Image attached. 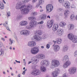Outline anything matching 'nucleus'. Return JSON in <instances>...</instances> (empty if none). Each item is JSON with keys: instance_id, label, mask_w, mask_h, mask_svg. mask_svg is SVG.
Here are the masks:
<instances>
[{"instance_id": "nucleus-63", "label": "nucleus", "mask_w": 77, "mask_h": 77, "mask_svg": "<svg viewBox=\"0 0 77 77\" xmlns=\"http://www.w3.org/2000/svg\"><path fill=\"white\" fill-rule=\"evenodd\" d=\"M18 77H20V74H19L17 75Z\"/></svg>"}, {"instance_id": "nucleus-54", "label": "nucleus", "mask_w": 77, "mask_h": 77, "mask_svg": "<svg viewBox=\"0 0 77 77\" xmlns=\"http://www.w3.org/2000/svg\"><path fill=\"white\" fill-rule=\"evenodd\" d=\"M32 68L33 69H35V68H36V67L35 66H32Z\"/></svg>"}, {"instance_id": "nucleus-22", "label": "nucleus", "mask_w": 77, "mask_h": 77, "mask_svg": "<svg viewBox=\"0 0 77 77\" xmlns=\"http://www.w3.org/2000/svg\"><path fill=\"white\" fill-rule=\"evenodd\" d=\"M60 50V46L59 45H56L54 47V50L55 52L58 51Z\"/></svg>"}, {"instance_id": "nucleus-38", "label": "nucleus", "mask_w": 77, "mask_h": 77, "mask_svg": "<svg viewBox=\"0 0 77 77\" xmlns=\"http://www.w3.org/2000/svg\"><path fill=\"white\" fill-rule=\"evenodd\" d=\"M22 18V16H21V15L19 14L17 16V20H20V19H21Z\"/></svg>"}, {"instance_id": "nucleus-18", "label": "nucleus", "mask_w": 77, "mask_h": 77, "mask_svg": "<svg viewBox=\"0 0 77 77\" xmlns=\"http://www.w3.org/2000/svg\"><path fill=\"white\" fill-rule=\"evenodd\" d=\"M28 24V22L26 20H23L20 23V24L21 26H26Z\"/></svg>"}, {"instance_id": "nucleus-47", "label": "nucleus", "mask_w": 77, "mask_h": 77, "mask_svg": "<svg viewBox=\"0 0 77 77\" xmlns=\"http://www.w3.org/2000/svg\"><path fill=\"white\" fill-rule=\"evenodd\" d=\"M59 2L60 3H62L63 2H64V0H58Z\"/></svg>"}, {"instance_id": "nucleus-35", "label": "nucleus", "mask_w": 77, "mask_h": 77, "mask_svg": "<svg viewBox=\"0 0 77 77\" xmlns=\"http://www.w3.org/2000/svg\"><path fill=\"white\" fill-rule=\"evenodd\" d=\"M3 26L4 27L6 28V29L8 30H9V31H10V29L9 28V27H8V25H6L5 23H4L3 24Z\"/></svg>"}, {"instance_id": "nucleus-64", "label": "nucleus", "mask_w": 77, "mask_h": 77, "mask_svg": "<svg viewBox=\"0 0 77 77\" xmlns=\"http://www.w3.org/2000/svg\"><path fill=\"white\" fill-rule=\"evenodd\" d=\"M45 77H50V76L48 75H47Z\"/></svg>"}, {"instance_id": "nucleus-28", "label": "nucleus", "mask_w": 77, "mask_h": 77, "mask_svg": "<svg viewBox=\"0 0 77 77\" xmlns=\"http://www.w3.org/2000/svg\"><path fill=\"white\" fill-rule=\"evenodd\" d=\"M40 70L42 72H44L46 71V68L44 66L40 67Z\"/></svg>"}, {"instance_id": "nucleus-55", "label": "nucleus", "mask_w": 77, "mask_h": 77, "mask_svg": "<svg viewBox=\"0 0 77 77\" xmlns=\"http://www.w3.org/2000/svg\"><path fill=\"white\" fill-rule=\"evenodd\" d=\"M25 73H26V72H25V71H23V72L22 73V74H23V75H25Z\"/></svg>"}, {"instance_id": "nucleus-1", "label": "nucleus", "mask_w": 77, "mask_h": 77, "mask_svg": "<svg viewBox=\"0 0 77 77\" xmlns=\"http://www.w3.org/2000/svg\"><path fill=\"white\" fill-rule=\"evenodd\" d=\"M16 8L17 9H23L21 10V13L23 15H26L29 13V11L32 9L33 6L30 4L26 5L19 2L17 4Z\"/></svg>"}, {"instance_id": "nucleus-50", "label": "nucleus", "mask_w": 77, "mask_h": 77, "mask_svg": "<svg viewBox=\"0 0 77 77\" xmlns=\"http://www.w3.org/2000/svg\"><path fill=\"white\" fill-rule=\"evenodd\" d=\"M46 48H50V45L47 44L46 45Z\"/></svg>"}, {"instance_id": "nucleus-14", "label": "nucleus", "mask_w": 77, "mask_h": 77, "mask_svg": "<svg viewBox=\"0 0 77 77\" xmlns=\"http://www.w3.org/2000/svg\"><path fill=\"white\" fill-rule=\"evenodd\" d=\"M76 70V68L74 67H71L68 69L69 72L71 74H73L75 73Z\"/></svg>"}, {"instance_id": "nucleus-33", "label": "nucleus", "mask_w": 77, "mask_h": 77, "mask_svg": "<svg viewBox=\"0 0 77 77\" xmlns=\"http://www.w3.org/2000/svg\"><path fill=\"white\" fill-rule=\"evenodd\" d=\"M56 41H57L58 44H60L62 42V39L60 38H58L56 39Z\"/></svg>"}, {"instance_id": "nucleus-12", "label": "nucleus", "mask_w": 77, "mask_h": 77, "mask_svg": "<svg viewBox=\"0 0 77 77\" xmlns=\"http://www.w3.org/2000/svg\"><path fill=\"white\" fill-rule=\"evenodd\" d=\"M62 5L63 6H64L66 9H69L70 8V3L68 1H66L63 2Z\"/></svg>"}, {"instance_id": "nucleus-25", "label": "nucleus", "mask_w": 77, "mask_h": 77, "mask_svg": "<svg viewBox=\"0 0 77 77\" xmlns=\"http://www.w3.org/2000/svg\"><path fill=\"white\" fill-rule=\"evenodd\" d=\"M69 14V11L68 10H66L64 12V15L65 16V18L67 17V16Z\"/></svg>"}, {"instance_id": "nucleus-11", "label": "nucleus", "mask_w": 77, "mask_h": 77, "mask_svg": "<svg viewBox=\"0 0 77 77\" xmlns=\"http://www.w3.org/2000/svg\"><path fill=\"white\" fill-rule=\"evenodd\" d=\"M31 63H32V64H33V65H35L36 63H38L37 60L35 59V57H32L31 59V61H29L28 62V65H30Z\"/></svg>"}, {"instance_id": "nucleus-58", "label": "nucleus", "mask_w": 77, "mask_h": 77, "mask_svg": "<svg viewBox=\"0 0 77 77\" xmlns=\"http://www.w3.org/2000/svg\"><path fill=\"white\" fill-rule=\"evenodd\" d=\"M2 2H3V3H5V4H6V2H5V1L4 0H2Z\"/></svg>"}, {"instance_id": "nucleus-16", "label": "nucleus", "mask_w": 77, "mask_h": 77, "mask_svg": "<svg viewBox=\"0 0 77 77\" xmlns=\"http://www.w3.org/2000/svg\"><path fill=\"white\" fill-rule=\"evenodd\" d=\"M53 23H54V20H51L49 22L48 21L47 23V26L48 28H51L53 26Z\"/></svg>"}, {"instance_id": "nucleus-27", "label": "nucleus", "mask_w": 77, "mask_h": 77, "mask_svg": "<svg viewBox=\"0 0 77 77\" xmlns=\"http://www.w3.org/2000/svg\"><path fill=\"white\" fill-rule=\"evenodd\" d=\"M47 15L45 14H43L40 16L41 19L42 20H45L46 19Z\"/></svg>"}, {"instance_id": "nucleus-37", "label": "nucleus", "mask_w": 77, "mask_h": 77, "mask_svg": "<svg viewBox=\"0 0 77 77\" xmlns=\"http://www.w3.org/2000/svg\"><path fill=\"white\" fill-rule=\"evenodd\" d=\"M5 53V51L3 50H1L0 51V56H3Z\"/></svg>"}, {"instance_id": "nucleus-43", "label": "nucleus", "mask_w": 77, "mask_h": 77, "mask_svg": "<svg viewBox=\"0 0 77 77\" xmlns=\"http://www.w3.org/2000/svg\"><path fill=\"white\" fill-rule=\"evenodd\" d=\"M15 43V40H12V41L9 43L10 45H12V44H14Z\"/></svg>"}, {"instance_id": "nucleus-48", "label": "nucleus", "mask_w": 77, "mask_h": 77, "mask_svg": "<svg viewBox=\"0 0 77 77\" xmlns=\"http://www.w3.org/2000/svg\"><path fill=\"white\" fill-rule=\"evenodd\" d=\"M1 40H2V41H5V39L3 37H1Z\"/></svg>"}, {"instance_id": "nucleus-9", "label": "nucleus", "mask_w": 77, "mask_h": 77, "mask_svg": "<svg viewBox=\"0 0 77 77\" xmlns=\"http://www.w3.org/2000/svg\"><path fill=\"white\" fill-rule=\"evenodd\" d=\"M39 52V48L38 47H34L31 49V53L32 54H36Z\"/></svg>"}, {"instance_id": "nucleus-59", "label": "nucleus", "mask_w": 77, "mask_h": 77, "mask_svg": "<svg viewBox=\"0 0 77 77\" xmlns=\"http://www.w3.org/2000/svg\"><path fill=\"white\" fill-rule=\"evenodd\" d=\"M44 11V10H40V12H43Z\"/></svg>"}, {"instance_id": "nucleus-4", "label": "nucleus", "mask_w": 77, "mask_h": 77, "mask_svg": "<svg viewBox=\"0 0 77 77\" xmlns=\"http://www.w3.org/2000/svg\"><path fill=\"white\" fill-rule=\"evenodd\" d=\"M60 65V63L59 60H52L50 68L51 69H53L56 67H58Z\"/></svg>"}, {"instance_id": "nucleus-26", "label": "nucleus", "mask_w": 77, "mask_h": 77, "mask_svg": "<svg viewBox=\"0 0 77 77\" xmlns=\"http://www.w3.org/2000/svg\"><path fill=\"white\" fill-rule=\"evenodd\" d=\"M33 21L35 26H37V25L38 24H43V23H44V21H42L38 22H37L36 21H35L34 20H33Z\"/></svg>"}, {"instance_id": "nucleus-60", "label": "nucleus", "mask_w": 77, "mask_h": 77, "mask_svg": "<svg viewBox=\"0 0 77 77\" xmlns=\"http://www.w3.org/2000/svg\"><path fill=\"white\" fill-rule=\"evenodd\" d=\"M47 17L48 18H50V16H49V15H48Z\"/></svg>"}, {"instance_id": "nucleus-2", "label": "nucleus", "mask_w": 77, "mask_h": 77, "mask_svg": "<svg viewBox=\"0 0 77 77\" xmlns=\"http://www.w3.org/2000/svg\"><path fill=\"white\" fill-rule=\"evenodd\" d=\"M62 60L63 62H66L63 64V68L64 69L67 68L69 66L71 65V62L69 60V57L68 55H65L63 58Z\"/></svg>"}, {"instance_id": "nucleus-15", "label": "nucleus", "mask_w": 77, "mask_h": 77, "mask_svg": "<svg viewBox=\"0 0 77 77\" xmlns=\"http://www.w3.org/2000/svg\"><path fill=\"white\" fill-rule=\"evenodd\" d=\"M36 43L34 41H31L29 42L28 43L27 45L29 47H34L36 45Z\"/></svg>"}, {"instance_id": "nucleus-44", "label": "nucleus", "mask_w": 77, "mask_h": 77, "mask_svg": "<svg viewBox=\"0 0 77 77\" xmlns=\"http://www.w3.org/2000/svg\"><path fill=\"white\" fill-rule=\"evenodd\" d=\"M7 16L8 17L11 16V13H10V12L8 11L7 12Z\"/></svg>"}, {"instance_id": "nucleus-29", "label": "nucleus", "mask_w": 77, "mask_h": 77, "mask_svg": "<svg viewBox=\"0 0 77 77\" xmlns=\"http://www.w3.org/2000/svg\"><path fill=\"white\" fill-rule=\"evenodd\" d=\"M52 77H57L58 75V74L56 73L55 72H53L51 73Z\"/></svg>"}, {"instance_id": "nucleus-23", "label": "nucleus", "mask_w": 77, "mask_h": 77, "mask_svg": "<svg viewBox=\"0 0 77 77\" xmlns=\"http://www.w3.org/2000/svg\"><path fill=\"white\" fill-rule=\"evenodd\" d=\"M58 27H59V25H58V23L54 24L53 26L52 30H54V31H56V30H57Z\"/></svg>"}, {"instance_id": "nucleus-39", "label": "nucleus", "mask_w": 77, "mask_h": 77, "mask_svg": "<svg viewBox=\"0 0 77 77\" xmlns=\"http://www.w3.org/2000/svg\"><path fill=\"white\" fill-rule=\"evenodd\" d=\"M44 2V0H38V3L39 4L42 5Z\"/></svg>"}, {"instance_id": "nucleus-3", "label": "nucleus", "mask_w": 77, "mask_h": 77, "mask_svg": "<svg viewBox=\"0 0 77 77\" xmlns=\"http://www.w3.org/2000/svg\"><path fill=\"white\" fill-rule=\"evenodd\" d=\"M29 20H31V22L29 23V25H28L26 26V29H28V30H31L33 29V27H36L35 23L34 22V20H35L36 18L35 17H29L28 18Z\"/></svg>"}, {"instance_id": "nucleus-57", "label": "nucleus", "mask_w": 77, "mask_h": 77, "mask_svg": "<svg viewBox=\"0 0 77 77\" xmlns=\"http://www.w3.org/2000/svg\"><path fill=\"white\" fill-rule=\"evenodd\" d=\"M14 37L16 39H17V36H16V35H14Z\"/></svg>"}, {"instance_id": "nucleus-46", "label": "nucleus", "mask_w": 77, "mask_h": 77, "mask_svg": "<svg viewBox=\"0 0 77 77\" xmlns=\"http://www.w3.org/2000/svg\"><path fill=\"white\" fill-rule=\"evenodd\" d=\"M22 2L23 3H26L27 2H29V0H23Z\"/></svg>"}, {"instance_id": "nucleus-61", "label": "nucleus", "mask_w": 77, "mask_h": 77, "mask_svg": "<svg viewBox=\"0 0 77 77\" xmlns=\"http://www.w3.org/2000/svg\"><path fill=\"white\" fill-rule=\"evenodd\" d=\"M9 49H10V50H12V47L11 46L10 47Z\"/></svg>"}, {"instance_id": "nucleus-31", "label": "nucleus", "mask_w": 77, "mask_h": 77, "mask_svg": "<svg viewBox=\"0 0 77 77\" xmlns=\"http://www.w3.org/2000/svg\"><path fill=\"white\" fill-rule=\"evenodd\" d=\"M66 23L63 22H61L60 23V27H64L65 26H66Z\"/></svg>"}, {"instance_id": "nucleus-36", "label": "nucleus", "mask_w": 77, "mask_h": 77, "mask_svg": "<svg viewBox=\"0 0 77 77\" xmlns=\"http://www.w3.org/2000/svg\"><path fill=\"white\" fill-rule=\"evenodd\" d=\"M75 18V16L74 14L72 15L70 17V20L71 21H73L74 20V18Z\"/></svg>"}, {"instance_id": "nucleus-40", "label": "nucleus", "mask_w": 77, "mask_h": 77, "mask_svg": "<svg viewBox=\"0 0 77 77\" xmlns=\"http://www.w3.org/2000/svg\"><path fill=\"white\" fill-rule=\"evenodd\" d=\"M57 10L58 12H63V9L62 8H59Z\"/></svg>"}, {"instance_id": "nucleus-20", "label": "nucleus", "mask_w": 77, "mask_h": 77, "mask_svg": "<svg viewBox=\"0 0 77 77\" xmlns=\"http://www.w3.org/2000/svg\"><path fill=\"white\" fill-rule=\"evenodd\" d=\"M74 28V26L73 24H70L68 26V29L69 30H72Z\"/></svg>"}, {"instance_id": "nucleus-41", "label": "nucleus", "mask_w": 77, "mask_h": 77, "mask_svg": "<svg viewBox=\"0 0 77 77\" xmlns=\"http://www.w3.org/2000/svg\"><path fill=\"white\" fill-rule=\"evenodd\" d=\"M71 9H75V5H74L73 4H72L71 5Z\"/></svg>"}, {"instance_id": "nucleus-21", "label": "nucleus", "mask_w": 77, "mask_h": 77, "mask_svg": "<svg viewBox=\"0 0 77 77\" xmlns=\"http://www.w3.org/2000/svg\"><path fill=\"white\" fill-rule=\"evenodd\" d=\"M75 37L73 34L72 33H69L68 35V38L71 41H72Z\"/></svg>"}, {"instance_id": "nucleus-19", "label": "nucleus", "mask_w": 77, "mask_h": 77, "mask_svg": "<svg viewBox=\"0 0 77 77\" xmlns=\"http://www.w3.org/2000/svg\"><path fill=\"white\" fill-rule=\"evenodd\" d=\"M34 33L36 35L35 36H38L37 35H41L42 33V30H37L34 32Z\"/></svg>"}, {"instance_id": "nucleus-10", "label": "nucleus", "mask_w": 77, "mask_h": 77, "mask_svg": "<svg viewBox=\"0 0 77 77\" xmlns=\"http://www.w3.org/2000/svg\"><path fill=\"white\" fill-rule=\"evenodd\" d=\"M31 74L33 75L36 76V75H38L41 74V71L38 69H36L33 70L31 72Z\"/></svg>"}, {"instance_id": "nucleus-51", "label": "nucleus", "mask_w": 77, "mask_h": 77, "mask_svg": "<svg viewBox=\"0 0 77 77\" xmlns=\"http://www.w3.org/2000/svg\"><path fill=\"white\" fill-rule=\"evenodd\" d=\"M53 42L55 44H58V43L57 42V41H54V40L53 41Z\"/></svg>"}, {"instance_id": "nucleus-8", "label": "nucleus", "mask_w": 77, "mask_h": 77, "mask_svg": "<svg viewBox=\"0 0 77 77\" xmlns=\"http://www.w3.org/2000/svg\"><path fill=\"white\" fill-rule=\"evenodd\" d=\"M50 62L49 61L45 60L41 61L40 63V65L41 66H48L50 65Z\"/></svg>"}, {"instance_id": "nucleus-5", "label": "nucleus", "mask_w": 77, "mask_h": 77, "mask_svg": "<svg viewBox=\"0 0 77 77\" xmlns=\"http://www.w3.org/2000/svg\"><path fill=\"white\" fill-rule=\"evenodd\" d=\"M47 37V35L46 34H44L42 36V38L41 37H39L38 36H35L32 38V40H33L35 41H41L42 38L43 39H46Z\"/></svg>"}, {"instance_id": "nucleus-6", "label": "nucleus", "mask_w": 77, "mask_h": 77, "mask_svg": "<svg viewBox=\"0 0 77 77\" xmlns=\"http://www.w3.org/2000/svg\"><path fill=\"white\" fill-rule=\"evenodd\" d=\"M35 59L37 60V63L39 62L40 60L44 59L45 57V56L44 54H39L37 55L35 57H34Z\"/></svg>"}, {"instance_id": "nucleus-49", "label": "nucleus", "mask_w": 77, "mask_h": 77, "mask_svg": "<svg viewBox=\"0 0 77 77\" xmlns=\"http://www.w3.org/2000/svg\"><path fill=\"white\" fill-rule=\"evenodd\" d=\"M3 43H2V42H0V47H3Z\"/></svg>"}, {"instance_id": "nucleus-52", "label": "nucleus", "mask_w": 77, "mask_h": 77, "mask_svg": "<svg viewBox=\"0 0 77 77\" xmlns=\"http://www.w3.org/2000/svg\"><path fill=\"white\" fill-rule=\"evenodd\" d=\"M63 77H67V75L66 73H65L63 74Z\"/></svg>"}, {"instance_id": "nucleus-17", "label": "nucleus", "mask_w": 77, "mask_h": 77, "mask_svg": "<svg viewBox=\"0 0 77 77\" xmlns=\"http://www.w3.org/2000/svg\"><path fill=\"white\" fill-rule=\"evenodd\" d=\"M63 33V30L61 29H60L57 31L56 34L58 36H62Z\"/></svg>"}, {"instance_id": "nucleus-45", "label": "nucleus", "mask_w": 77, "mask_h": 77, "mask_svg": "<svg viewBox=\"0 0 77 77\" xmlns=\"http://www.w3.org/2000/svg\"><path fill=\"white\" fill-rule=\"evenodd\" d=\"M41 5L40 4L39 2L38 3H37L35 6V8H38V7H39Z\"/></svg>"}, {"instance_id": "nucleus-30", "label": "nucleus", "mask_w": 77, "mask_h": 77, "mask_svg": "<svg viewBox=\"0 0 77 77\" xmlns=\"http://www.w3.org/2000/svg\"><path fill=\"white\" fill-rule=\"evenodd\" d=\"M72 41L73 43H77V37L75 36V37L73 38V39L72 40Z\"/></svg>"}, {"instance_id": "nucleus-53", "label": "nucleus", "mask_w": 77, "mask_h": 77, "mask_svg": "<svg viewBox=\"0 0 77 77\" xmlns=\"http://www.w3.org/2000/svg\"><path fill=\"white\" fill-rule=\"evenodd\" d=\"M37 1V0H32V3H35Z\"/></svg>"}, {"instance_id": "nucleus-32", "label": "nucleus", "mask_w": 77, "mask_h": 77, "mask_svg": "<svg viewBox=\"0 0 77 77\" xmlns=\"http://www.w3.org/2000/svg\"><path fill=\"white\" fill-rule=\"evenodd\" d=\"M54 71L58 75V74L60 72V70L59 68H57L55 69Z\"/></svg>"}, {"instance_id": "nucleus-62", "label": "nucleus", "mask_w": 77, "mask_h": 77, "mask_svg": "<svg viewBox=\"0 0 77 77\" xmlns=\"http://www.w3.org/2000/svg\"><path fill=\"white\" fill-rule=\"evenodd\" d=\"M5 23L6 24V25H7V24H8V21H6L5 22Z\"/></svg>"}, {"instance_id": "nucleus-7", "label": "nucleus", "mask_w": 77, "mask_h": 77, "mask_svg": "<svg viewBox=\"0 0 77 77\" xmlns=\"http://www.w3.org/2000/svg\"><path fill=\"white\" fill-rule=\"evenodd\" d=\"M53 5L51 4H49L47 5L46 6L47 13L48 14L50 13L51 12V11H53Z\"/></svg>"}, {"instance_id": "nucleus-13", "label": "nucleus", "mask_w": 77, "mask_h": 77, "mask_svg": "<svg viewBox=\"0 0 77 77\" xmlns=\"http://www.w3.org/2000/svg\"><path fill=\"white\" fill-rule=\"evenodd\" d=\"M20 34L24 36H28L30 34V31L28 30H23L20 31Z\"/></svg>"}, {"instance_id": "nucleus-34", "label": "nucleus", "mask_w": 77, "mask_h": 77, "mask_svg": "<svg viewBox=\"0 0 77 77\" xmlns=\"http://www.w3.org/2000/svg\"><path fill=\"white\" fill-rule=\"evenodd\" d=\"M0 9H4V4L2 2L0 3Z\"/></svg>"}, {"instance_id": "nucleus-42", "label": "nucleus", "mask_w": 77, "mask_h": 77, "mask_svg": "<svg viewBox=\"0 0 77 77\" xmlns=\"http://www.w3.org/2000/svg\"><path fill=\"white\" fill-rule=\"evenodd\" d=\"M31 14L33 16H35V15H36L38 14V13L36 12H32V13Z\"/></svg>"}, {"instance_id": "nucleus-24", "label": "nucleus", "mask_w": 77, "mask_h": 77, "mask_svg": "<svg viewBox=\"0 0 77 77\" xmlns=\"http://www.w3.org/2000/svg\"><path fill=\"white\" fill-rule=\"evenodd\" d=\"M69 47L67 45L64 46L62 49V51L63 52H66L68 50Z\"/></svg>"}, {"instance_id": "nucleus-56", "label": "nucleus", "mask_w": 77, "mask_h": 77, "mask_svg": "<svg viewBox=\"0 0 77 77\" xmlns=\"http://www.w3.org/2000/svg\"><path fill=\"white\" fill-rule=\"evenodd\" d=\"M23 60V63H25L26 64V59H24Z\"/></svg>"}]
</instances>
